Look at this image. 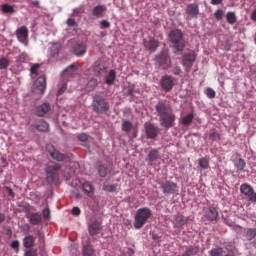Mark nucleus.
<instances>
[{"label": "nucleus", "mask_w": 256, "mask_h": 256, "mask_svg": "<svg viewBox=\"0 0 256 256\" xmlns=\"http://www.w3.org/2000/svg\"><path fill=\"white\" fill-rule=\"evenodd\" d=\"M156 113H158L161 127L164 129H171L175 125L177 116L173 113L171 105L165 101H159L155 106Z\"/></svg>", "instance_id": "1"}, {"label": "nucleus", "mask_w": 256, "mask_h": 256, "mask_svg": "<svg viewBox=\"0 0 256 256\" xmlns=\"http://www.w3.org/2000/svg\"><path fill=\"white\" fill-rule=\"evenodd\" d=\"M153 211L148 207L139 208L134 216V229H142L151 219Z\"/></svg>", "instance_id": "2"}, {"label": "nucleus", "mask_w": 256, "mask_h": 256, "mask_svg": "<svg viewBox=\"0 0 256 256\" xmlns=\"http://www.w3.org/2000/svg\"><path fill=\"white\" fill-rule=\"evenodd\" d=\"M92 108L94 113L103 114L107 113V111L111 109V106L105 97L101 95H95L92 97Z\"/></svg>", "instance_id": "3"}, {"label": "nucleus", "mask_w": 256, "mask_h": 256, "mask_svg": "<svg viewBox=\"0 0 256 256\" xmlns=\"http://www.w3.org/2000/svg\"><path fill=\"white\" fill-rule=\"evenodd\" d=\"M169 40L175 45V50L181 53L185 49V45L181 42L183 41V32L179 29L172 30L169 33Z\"/></svg>", "instance_id": "4"}, {"label": "nucleus", "mask_w": 256, "mask_h": 256, "mask_svg": "<svg viewBox=\"0 0 256 256\" xmlns=\"http://www.w3.org/2000/svg\"><path fill=\"white\" fill-rule=\"evenodd\" d=\"M59 171H61V165L51 164L46 166L47 181L49 183H55L59 179Z\"/></svg>", "instance_id": "5"}, {"label": "nucleus", "mask_w": 256, "mask_h": 256, "mask_svg": "<svg viewBox=\"0 0 256 256\" xmlns=\"http://www.w3.org/2000/svg\"><path fill=\"white\" fill-rule=\"evenodd\" d=\"M240 193L247 197L250 203H256V192L249 183H243L240 186Z\"/></svg>", "instance_id": "6"}, {"label": "nucleus", "mask_w": 256, "mask_h": 256, "mask_svg": "<svg viewBox=\"0 0 256 256\" xmlns=\"http://www.w3.org/2000/svg\"><path fill=\"white\" fill-rule=\"evenodd\" d=\"M45 89H47V78L45 75L39 76L33 84L32 90L33 93H37L38 95H43L45 93Z\"/></svg>", "instance_id": "7"}, {"label": "nucleus", "mask_w": 256, "mask_h": 256, "mask_svg": "<svg viewBox=\"0 0 256 256\" xmlns=\"http://www.w3.org/2000/svg\"><path fill=\"white\" fill-rule=\"evenodd\" d=\"M160 188L164 195H175L178 191L177 183L169 180L159 183Z\"/></svg>", "instance_id": "8"}, {"label": "nucleus", "mask_w": 256, "mask_h": 256, "mask_svg": "<svg viewBox=\"0 0 256 256\" xmlns=\"http://www.w3.org/2000/svg\"><path fill=\"white\" fill-rule=\"evenodd\" d=\"M159 85L162 91H165V93H171V91H173V87H175V81L171 76L164 75L161 77Z\"/></svg>", "instance_id": "9"}, {"label": "nucleus", "mask_w": 256, "mask_h": 256, "mask_svg": "<svg viewBox=\"0 0 256 256\" xmlns=\"http://www.w3.org/2000/svg\"><path fill=\"white\" fill-rule=\"evenodd\" d=\"M156 63L159 67H163V69H169V67H171V60L169 59V53L167 50H162L156 56Z\"/></svg>", "instance_id": "10"}, {"label": "nucleus", "mask_w": 256, "mask_h": 256, "mask_svg": "<svg viewBox=\"0 0 256 256\" xmlns=\"http://www.w3.org/2000/svg\"><path fill=\"white\" fill-rule=\"evenodd\" d=\"M196 59L197 54H195V52L187 53L182 57V65L185 68L186 73H189L191 71V67H193Z\"/></svg>", "instance_id": "11"}, {"label": "nucleus", "mask_w": 256, "mask_h": 256, "mask_svg": "<svg viewBox=\"0 0 256 256\" xmlns=\"http://www.w3.org/2000/svg\"><path fill=\"white\" fill-rule=\"evenodd\" d=\"M92 71L96 77H103L107 73V64L103 60H97L92 65Z\"/></svg>", "instance_id": "12"}, {"label": "nucleus", "mask_w": 256, "mask_h": 256, "mask_svg": "<svg viewBox=\"0 0 256 256\" xmlns=\"http://www.w3.org/2000/svg\"><path fill=\"white\" fill-rule=\"evenodd\" d=\"M15 35L20 43L27 45V40L29 39V28H27V26H21L16 30Z\"/></svg>", "instance_id": "13"}, {"label": "nucleus", "mask_w": 256, "mask_h": 256, "mask_svg": "<svg viewBox=\"0 0 256 256\" xmlns=\"http://www.w3.org/2000/svg\"><path fill=\"white\" fill-rule=\"evenodd\" d=\"M46 151L49 153L50 157L54 159V161H65V155L55 149V146L52 144L46 145Z\"/></svg>", "instance_id": "14"}, {"label": "nucleus", "mask_w": 256, "mask_h": 256, "mask_svg": "<svg viewBox=\"0 0 256 256\" xmlns=\"http://www.w3.org/2000/svg\"><path fill=\"white\" fill-rule=\"evenodd\" d=\"M145 132L148 139H155L159 135V127L152 123H146Z\"/></svg>", "instance_id": "15"}, {"label": "nucleus", "mask_w": 256, "mask_h": 256, "mask_svg": "<svg viewBox=\"0 0 256 256\" xmlns=\"http://www.w3.org/2000/svg\"><path fill=\"white\" fill-rule=\"evenodd\" d=\"M186 13L191 19H197L199 17V5L197 4H188L186 6Z\"/></svg>", "instance_id": "16"}, {"label": "nucleus", "mask_w": 256, "mask_h": 256, "mask_svg": "<svg viewBox=\"0 0 256 256\" xmlns=\"http://www.w3.org/2000/svg\"><path fill=\"white\" fill-rule=\"evenodd\" d=\"M244 237L246 241H252V247L256 249V228H247Z\"/></svg>", "instance_id": "17"}, {"label": "nucleus", "mask_w": 256, "mask_h": 256, "mask_svg": "<svg viewBox=\"0 0 256 256\" xmlns=\"http://www.w3.org/2000/svg\"><path fill=\"white\" fill-rule=\"evenodd\" d=\"M73 53H74V55H76V57H83V55H85V53H87V44H85L83 42L77 43L73 47Z\"/></svg>", "instance_id": "18"}, {"label": "nucleus", "mask_w": 256, "mask_h": 256, "mask_svg": "<svg viewBox=\"0 0 256 256\" xmlns=\"http://www.w3.org/2000/svg\"><path fill=\"white\" fill-rule=\"evenodd\" d=\"M144 47L147 51L155 53L159 49V42L156 39L144 40Z\"/></svg>", "instance_id": "19"}, {"label": "nucleus", "mask_w": 256, "mask_h": 256, "mask_svg": "<svg viewBox=\"0 0 256 256\" xmlns=\"http://www.w3.org/2000/svg\"><path fill=\"white\" fill-rule=\"evenodd\" d=\"M49 111H51V104L49 103H43L36 107V115L38 117H45Z\"/></svg>", "instance_id": "20"}, {"label": "nucleus", "mask_w": 256, "mask_h": 256, "mask_svg": "<svg viewBox=\"0 0 256 256\" xmlns=\"http://www.w3.org/2000/svg\"><path fill=\"white\" fill-rule=\"evenodd\" d=\"M173 225L176 229H183V226L187 225V218H185V216L182 214H177L174 217Z\"/></svg>", "instance_id": "21"}, {"label": "nucleus", "mask_w": 256, "mask_h": 256, "mask_svg": "<svg viewBox=\"0 0 256 256\" xmlns=\"http://www.w3.org/2000/svg\"><path fill=\"white\" fill-rule=\"evenodd\" d=\"M205 215L208 221H217V218L219 217V212L217 211V208H215L214 206H210L206 210Z\"/></svg>", "instance_id": "22"}, {"label": "nucleus", "mask_w": 256, "mask_h": 256, "mask_svg": "<svg viewBox=\"0 0 256 256\" xmlns=\"http://www.w3.org/2000/svg\"><path fill=\"white\" fill-rule=\"evenodd\" d=\"M33 127H35V129H37V131H41V132H47L49 131V123H47V121L43 120V119H38L34 122Z\"/></svg>", "instance_id": "23"}, {"label": "nucleus", "mask_w": 256, "mask_h": 256, "mask_svg": "<svg viewBox=\"0 0 256 256\" xmlns=\"http://www.w3.org/2000/svg\"><path fill=\"white\" fill-rule=\"evenodd\" d=\"M36 238L33 235H27L23 238L22 244L24 249H33L35 247Z\"/></svg>", "instance_id": "24"}, {"label": "nucleus", "mask_w": 256, "mask_h": 256, "mask_svg": "<svg viewBox=\"0 0 256 256\" xmlns=\"http://www.w3.org/2000/svg\"><path fill=\"white\" fill-rule=\"evenodd\" d=\"M89 234L93 237L94 235H98L99 231H101V224L97 221L92 222L88 226Z\"/></svg>", "instance_id": "25"}, {"label": "nucleus", "mask_w": 256, "mask_h": 256, "mask_svg": "<svg viewBox=\"0 0 256 256\" xmlns=\"http://www.w3.org/2000/svg\"><path fill=\"white\" fill-rule=\"evenodd\" d=\"M105 11H107V7L98 5L92 9V15L93 17H97V19H100V17H103V13H105Z\"/></svg>", "instance_id": "26"}, {"label": "nucleus", "mask_w": 256, "mask_h": 256, "mask_svg": "<svg viewBox=\"0 0 256 256\" xmlns=\"http://www.w3.org/2000/svg\"><path fill=\"white\" fill-rule=\"evenodd\" d=\"M28 219H29V223L31 225H39V223H41L42 221V217H41V214L39 213H30L28 215Z\"/></svg>", "instance_id": "27"}, {"label": "nucleus", "mask_w": 256, "mask_h": 256, "mask_svg": "<svg viewBox=\"0 0 256 256\" xmlns=\"http://www.w3.org/2000/svg\"><path fill=\"white\" fill-rule=\"evenodd\" d=\"M59 51H61V44L60 43L52 44L49 51L50 57H57V55H59Z\"/></svg>", "instance_id": "28"}, {"label": "nucleus", "mask_w": 256, "mask_h": 256, "mask_svg": "<svg viewBox=\"0 0 256 256\" xmlns=\"http://www.w3.org/2000/svg\"><path fill=\"white\" fill-rule=\"evenodd\" d=\"M82 189L91 197L93 195V191H95V188H93V184L91 182L86 181L82 184Z\"/></svg>", "instance_id": "29"}, {"label": "nucleus", "mask_w": 256, "mask_h": 256, "mask_svg": "<svg viewBox=\"0 0 256 256\" xmlns=\"http://www.w3.org/2000/svg\"><path fill=\"white\" fill-rule=\"evenodd\" d=\"M193 119H195V114L190 113L182 118L181 123L184 127H189L193 123Z\"/></svg>", "instance_id": "30"}, {"label": "nucleus", "mask_w": 256, "mask_h": 256, "mask_svg": "<svg viewBox=\"0 0 256 256\" xmlns=\"http://www.w3.org/2000/svg\"><path fill=\"white\" fill-rule=\"evenodd\" d=\"M148 161L150 163H153V161H157L159 159V150L158 149H152L147 155Z\"/></svg>", "instance_id": "31"}, {"label": "nucleus", "mask_w": 256, "mask_h": 256, "mask_svg": "<svg viewBox=\"0 0 256 256\" xmlns=\"http://www.w3.org/2000/svg\"><path fill=\"white\" fill-rule=\"evenodd\" d=\"M97 85H99L97 79L95 78L90 79L86 84V91L88 92L95 91V89L97 88Z\"/></svg>", "instance_id": "32"}, {"label": "nucleus", "mask_w": 256, "mask_h": 256, "mask_svg": "<svg viewBox=\"0 0 256 256\" xmlns=\"http://www.w3.org/2000/svg\"><path fill=\"white\" fill-rule=\"evenodd\" d=\"M132 130H133V122H131L129 120H123L122 131H124V133H129Z\"/></svg>", "instance_id": "33"}, {"label": "nucleus", "mask_w": 256, "mask_h": 256, "mask_svg": "<svg viewBox=\"0 0 256 256\" xmlns=\"http://www.w3.org/2000/svg\"><path fill=\"white\" fill-rule=\"evenodd\" d=\"M226 21L229 25H235V23H237V15L235 12H228L226 14Z\"/></svg>", "instance_id": "34"}, {"label": "nucleus", "mask_w": 256, "mask_h": 256, "mask_svg": "<svg viewBox=\"0 0 256 256\" xmlns=\"http://www.w3.org/2000/svg\"><path fill=\"white\" fill-rule=\"evenodd\" d=\"M9 65H11V61L8 60L7 57L0 58V70L1 71L5 70V69H8Z\"/></svg>", "instance_id": "35"}, {"label": "nucleus", "mask_w": 256, "mask_h": 256, "mask_svg": "<svg viewBox=\"0 0 256 256\" xmlns=\"http://www.w3.org/2000/svg\"><path fill=\"white\" fill-rule=\"evenodd\" d=\"M115 77H116L115 70H110V72L108 73V76L106 78L105 83L107 85H113V83H115Z\"/></svg>", "instance_id": "36"}, {"label": "nucleus", "mask_w": 256, "mask_h": 256, "mask_svg": "<svg viewBox=\"0 0 256 256\" xmlns=\"http://www.w3.org/2000/svg\"><path fill=\"white\" fill-rule=\"evenodd\" d=\"M198 253H199L198 247L190 246L186 249L184 256H193V255H197Z\"/></svg>", "instance_id": "37"}, {"label": "nucleus", "mask_w": 256, "mask_h": 256, "mask_svg": "<svg viewBox=\"0 0 256 256\" xmlns=\"http://www.w3.org/2000/svg\"><path fill=\"white\" fill-rule=\"evenodd\" d=\"M198 165L201 169H208L209 168V159L202 157L198 160Z\"/></svg>", "instance_id": "38"}, {"label": "nucleus", "mask_w": 256, "mask_h": 256, "mask_svg": "<svg viewBox=\"0 0 256 256\" xmlns=\"http://www.w3.org/2000/svg\"><path fill=\"white\" fill-rule=\"evenodd\" d=\"M83 256H93V246L86 245L83 247Z\"/></svg>", "instance_id": "39"}, {"label": "nucleus", "mask_w": 256, "mask_h": 256, "mask_svg": "<svg viewBox=\"0 0 256 256\" xmlns=\"http://www.w3.org/2000/svg\"><path fill=\"white\" fill-rule=\"evenodd\" d=\"M2 11H3V13L13 14V13H15V8H13V6H11L9 4H4V5H2Z\"/></svg>", "instance_id": "40"}, {"label": "nucleus", "mask_w": 256, "mask_h": 256, "mask_svg": "<svg viewBox=\"0 0 256 256\" xmlns=\"http://www.w3.org/2000/svg\"><path fill=\"white\" fill-rule=\"evenodd\" d=\"M210 141H221V135L217 131H213L209 134Z\"/></svg>", "instance_id": "41"}, {"label": "nucleus", "mask_w": 256, "mask_h": 256, "mask_svg": "<svg viewBox=\"0 0 256 256\" xmlns=\"http://www.w3.org/2000/svg\"><path fill=\"white\" fill-rule=\"evenodd\" d=\"M98 173H99L100 177H107V167H105V165H99Z\"/></svg>", "instance_id": "42"}, {"label": "nucleus", "mask_w": 256, "mask_h": 256, "mask_svg": "<svg viewBox=\"0 0 256 256\" xmlns=\"http://www.w3.org/2000/svg\"><path fill=\"white\" fill-rule=\"evenodd\" d=\"M78 67L77 64L73 63L70 66L67 67V69L64 70V73H70L73 74L75 71H77Z\"/></svg>", "instance_id": "43"}, {"label": "nucleus", "mask_w": 256, "mask_h": 256, "mask_svg": "<svg viewBox=\"0 0 256 256\" xmlns=\"http://www.w3.org/2000/svg\"><path fill=\"white\" fill-rule=\"evenodd\" d=\"M27 61V54L21 53L16 57V63H26Z\"/></svg>", "instance_id": "44"}, {"label": "nucleus", "mask_w": 256, "mask_h": 256, "mask_svg": "<svg viewBox=\"0 0 256 256\" xmlns=\"http://www.w3.org/2000/svg\"><path fill=\"white\" fill-rule=\"evenodd\" d=\"M206 95L208 99H215V90H213L212 88H207Z\"/></svg>", "instance_id": "45"}, {"label": "nucleus", "mask_w": 256, "mask_h": 256, "mask_svg": "<svg viewBox=\"0 0 256 256\" xmlns=\"http://www.w3.org/2000/svg\"><path fill=\"white\" fill-rule=\"evenodd\" d=\"M103 189L104 191H108V193H115L117 191L115 185H104Z\"/></svg>", "instance_id": "46"}, {"label": "nucleus", "mask_w": 256, "mask_h": 256, "mask_svg": "<svg viewBox=\"0 0 256 256\" xmlns=\"http://www.w3.org/2000/svg\"><path fill=\"white\" fill-rule=\"evenodd\" d=\"M231 227H232V231H235V233H237L238 235H241V233H243V227L237 224H233Z\"/></svg>", "instance_id": "47"}, {"label": "nucleus", "mask_w": 256, "mask_h": 256, "mask_svg": "<svg viewBox=\"0 0 256 256\" xmlns=\"http://www.w3.org/2000/svg\"><path fill=\"white\" fill-rule=\"evenodd\" d=\"M29 250H27L24 254V256H38L37 254V249H33V248H28Z\"/></svg>", "instance_id": "48"}, {"label": "nucleus", "mask_w": 256, "mask_h": 256, "mask_svg": "<svg viewBox=\"0 0 256 256\" xmlns=\"http://www.w3.org/2000/svg\"><path fill=\"white\" fill-rule=\"evenodd\" d=\"M223 15H224V12L221 9L217 10L214 13V17H215V19H217V21H221V19H223Z\"/></svg>", "instance_id": "49"}, {"label": "nucleus", "mask_w": 256, "mask_h": 256, "mask_svg": "<svg viewBox=\"0 0 256 256\" xmlns=\"http://www.w3.org/2000/svg\"><path fill=\"white\" fill-rule=\"evenodd\" d=\"M39 67H41V65H39V64H34V65L30 68V73H31V75H37V72L39 71Z\"/></svg>", "instance_id": "50"}, {"label": "nucleus", "mask_w": 256, "mask_h": 256, "mask_svg": "<svg viewBox=\"0 0 256 256\" xmlns=\"http://www.w3.org/2000/svg\"><path fill=\"white\" fill-rule=\"evenodd\" d=\"M245 166H246L245 160L239 159V161L237 163V167H238L239 171H243L245 169Z\"/></svg>", "instance_id": "51"}, {"label": "nucleus", "mask_w": 256, "mask_h": 256, "mask_svg": "<svg viewBox=\"0 0 256 256\" xmlns=\"http://www.w3.org/2000/svg\"><path fill=\"white\" fill-rule=\"evenodd\" d=\"M100 27L102 29H109V27H111V23H109L107 20H102L100 21Z\"/></svg>", "instance_id": "52"}, {"label": "nucleus", "mask_w": 256, "mask_h": 256, "mask_svg": "<svg viewBox=\"0 0 256 256\" xmlns=\"http://www.w3.org/2000/svg\"><path fill=\"white\" fill-rule=\"evenodd\" d=\"M78 139L82 143H85V141H88L89 136L86 133H81V134L78 135Z\"/></svg>", "instance_id": "53"}, {"label": "nucleus", "mask_w": 256, "mask_h": 256, "mask_svg": "<svg viewBox=\"0 0 256 256\" xmlns=\"http://www.w3.org/2000/svg\"><path fill=\"white\" fill-rule=\"evenodd\" d=\"M42 215L44 219H49L51 217V211L49 210V208L44 209L42 211Z\"/></svg>", "instance_id": "54"}, {"label": "nucleus", "mask_w": 256, "mask_h": 256, "mask_svg": "<svg viewBox=\"0 0 256 256\" xmlns=\"http://www.w3.org/2000/svg\"><path fill=\"white\" fill-rule=\"evenodd\" d=\"M10 247L11 249H19L20 247L19 240L12 241Z\"/></svg>", "instance_id": "55"}, {"label": "nucleus", "mask_w": 256, "mask_h": 256, "mask_svg": "<svg viewBox=\"0 0 256 256\" xmlns=\"http://www.w3.org/2000/svg\"><path fill=\"white\" fill-rule=\"evenodd\" d=\"M65 91H67V84L62 85L61 88H59L57 95H63Z\"/></svg>", "instance_id": "56"}, {"label": "nucleus", "mask_w": 256, "mask_h": 256, "mask_svg": "<svg viewBox=\"0 0 256 256\" xmlns=\"http://www.w3.org/2000/svg\"><path fill=\"white\" fill-rule=\"evenodd\" d=\"M75 25H77V22H75V19L69 18V19L67 20V26H68V27H75Z\"/></svg>", "instance_id": "57"}, {"label": "nucleus", "mask_w": 256, "mask_h": 256, "mask_svg": "<svg viewBox=\"0 0 256 256\" xmlns=\"http://www.w3.org/2000/svg\"><path fill=\"white\" fill-rule=\"evenodd\" d=\"M80 13H83V8H75V9L73 10L72 16H73V17H77V15H80Z\"/></svg>", "instance_id": "58"}, {"label": "nucleus", "mask_w": 256, "mask_h": 256, "mask_svg": "<svg viewBox=\"0 0 256 256\" xmlns=\"http://www.w3.org/2000/svg\"><path fill=\"white\" fill-rule=\"evenodd\" d=\"M173 75H181V67L176 66L172 70Z\"/></svg>", "instance_id": "59"}, {"label": "nucleus", "mask_w": 256, "mask_h": 256, "mask_svg": "<svg viewBox=\"0 0 256 256\" xmlns=\"http://www.w3.org/2000/svg\"><path fill=\"white\" fill-rule=\"evenodd\" d=\"M72 215H81V209L79 207H74L72 209Z\"/></svg>", "instance_id": "60"}, {"label": "nucleus", "mask_w": 256, "mask_h": 256, "mask_svg": "<svg viewBox=\"0 0 256 256\" xmlns=\"http://www.w3.org/2000/svg\"><path fill=\"white\" fill-rule=\"evenodd\" d=\"M6 191L10 197H15V192L13 191V189L7 187Z\"/></svg>", "instance_id": "61"}, {"label": "nucleus", "mask_w": 256, "mask_h": 256, "mask_svg": "<svg viewBox=\"0 0 256 256\" xmlns=\"http://www.w3.org/2000/svg\"><path fill=\"white\" fill-rule=\"evenodd\" d=\"M211 5H221L223 0H210Z\"/></svg>", "instance_id": "62"}, {"label": "nucleus", "mask_w": 256, "mask_h": 256, "mask_svg": "<svg viewBox=\"0 0 256 256\" xmlns=\"http://www.w3.org/2000/svg\"><path fill=\"white\" fill-rule=\"evenodd\" d=\"M23 230L29 233V231H31V226L29 224H24Z\"/></svg>", "instance_id": "63"}, {"label": "nucleus", "mask_w": 256, "mask_h": 256, "mask_svg": "<svg viewBox=\"0 0 256 256\" xmlns=\"http://www.w3.org/2000/svg\"><path fill=\"white\" fill-rule=\"evenodd\" d=\"M251 19H252V21L256 22V9H254V11L252 12Z\"/></svg>", "instance_id": "64"}]
</instances>
